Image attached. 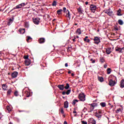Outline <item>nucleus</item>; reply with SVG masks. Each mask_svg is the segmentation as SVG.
I'll return each mask as SVG.
<instances>
[{
    "instance_id": "f8f14e48",
    "label": "nucleus",
    "mask_w": 124,
    "mask_h": 124,
    "mask_svg": "<svg viewBox=\"0 0 124 124\" xmlns=\"http://www.w3.org/2000/svg\"><path fill=\"white\" fill-rule=\"evenodd\" d=\"M18 76V72H14L12 73V78H16Z\"/></svg>"
},
{
    "instance_id": "864d4df0",
    "label": "nucleus",
    "mask_w": 124,
    "mask_h": 124,
    "mask_svg": "<svg viewBox=\"0 0 124 124\" xmlns=\"http://www.w3.org/2000/svg\"><path fill=\"white\" fill-rule=\"evenodd\" d=\"M75 39H76V38H74V39H72L73 42H75Z\"/></svg>"
},
{
    "instance_id": "bb28decb",
    "label": "nucleus",
    "mask_w": 124,
    "mask_h": 124,
    "mask_svg": "<svg viewBox=\"0 0 124 124\" xmlns=\"http://www.w3.org/2000/svg\"><path fill=\"white\" fill-rule=\"evenodd\" d=\"M100 62H101V63H103L104 62H105V60H104V58L103 57H100Z\"/></svg>"
},
{
    "instance_id": "f257e3e1",
    "label": "nucleus",
    "mask_w": 124,
    "mask_h": 124,
    "mask_svg": "<svg viewBox=\"0 0 124 124\" xmlns=\"http://www.w3.org/2000/svg\"><path fill=\"white\" fill-rule=\"evenodd\" d=\"M25 5H26V3H25L19 4L17 5L16 7L14 8L12 10H11L10 12L15 9H19V8H22V7H23V6H25Z\"/></svg>"
},
{
    "instance_id": "a18cd8bd",
    "label": "nucleus",
    "mask_w": 124,
    "mask_h": 124,
    "mask_svg": "<svg viewBox=\"0 0 124 124\" xmlns=\"http://www.w3.org/2000/svg\"><path fill=\"white\" fill-rule=\"evenodd\" d=\"M90 61H91V62H92V63H94V62H95V60H93V59H91L90 60Z\"/></svg>"
},
{
    "instance_id": "4c0bfd02",
    "label": "nucleus",
    "mask_w": 124,
    "mask_h": 124,
    "mask_svg": "<svg viewBox=\"0 0 124 124\" xmlns=\"http://www.w3.org/2000/svg\"><path fill=\"white\" fill-rule=\"evenodd\" d=\"M119 112H122V109H121V108L117 109L116 111V113H119Z\"/></svg>"
},
{
    "instance_id": "cd10ccee",
    "label": "nucleus",
    "mask_w": 124,
    "mask_h": 124,
    "mask_svg": "<svg viewBox=\"0 0 124 124\" xmlns=\"http://www.w3.org/2000/svg\"><path fill=\"white\" fill-rule=\"evenodd\" d=\"M11 93H12V90L11 89H9L7 93V95H10Z\"/></svg>"
},
{
    "instance_id": "a878e982",
    "label": "nucleus",
    "mask_w": 124,
    "mask_h": 124,
    "mask_svg": "<svg viewBox=\"0 0 124 124\" xmlns=\"http://www.w3.org/2000/svg\"><path fill=\"white\" fill-rule=\"evenodd\" d=\"M98 80L100 81V82H103L104 81V79L102 77H98Z\"/></svg>"
},
{
    "instance_id": "2f4dec72",
    "label": "nucleus",
    "mask_w": 124,
    "mask_h": 124,
    "mask_svg": "<svg viewBox=\"0 0 124 124\" xmlns=\"http://www.w3.org/2000/svg\"><path fill=\"white\" fill-rule=\"evenodd\" d=\"M77 102H78V100H77V99L73 100V103H72L73 105H75V104H76V103H77Z\"/></svg>"
},
{
    "instance_id": "7c9ffc66",
    "label": "nucleus",
    "mask_w": 124,
    "mask_h": 124,
    "mask_svg": "<svg viewBox=\"0 0 124 124\" xmlns=\"http://www.w3.org/2000/svg\"><path fill=\"white\" fill-rule=\"evenodd\" d=\"M12 109L11 108V107L10 106H7V111H8L9 113V112L11 111Z\"/></svg>"
},
{
    "instance_id": "9d476101",
    "label": "nucleus",
    "mask_w": 124,
    "mask_h": 124,
    "mask_svg": "<svg viewBox=\"0 0 124 124\" xmlns=\"http://www.w3.org/2000/svg\"><path fill=\"white\" fill-rule=\"evenodd\" d=\"M89 122L90 124H96V121H95V120H94L93 118H90L89 120Z\"/></svg>"
},
{
    "instance_id": "09e8293b",
    "label": "nucleus",
    "mask_w": 124,
    "mask_h": 124,
    "mask_svg": "<svg viewBox=\"0 0 124 124\" xmlns=\"http://www.w3.org/2000/svg\"><path fill=\"white\" fill-rule=\"evenodd\" d=\"M66 94V92H62V94H63V95H64V94Z\"/></svg>"
},
{
    "instance_id": "7ed1b4c3",
    "label": "nucleus",
    "mask_w": 124,
    "mask_h": 124,
    "mask_svg": "<svg viewBox=\"0 0 124 124\" xmlns=\"http://www.w3.org/2000/svg\"><path fill=\"white\" fill-rule=\"evenodd\" d=\"M115 51H116V52H118L119 53H123L124 51V47L121 48L117 46L115 47Z\"/></svg>"
},
{
    "instance_id": "bf43d9fd",
    "label": "nucleus",
    "mask_w": 124,
    "mask_h": 124,
    "mask_svg": "<svg viewBox=\"0 0 124 124\" xmlns=\"http://www.w3.org/2000/svg\"><path fill=\"white\" fill-rule=\"evenodd\" d=\"M68 74H70V73H71V72L68 71Z\"/></svg>"
},
{
    "instance_id": "dca6fc26",
    "label": "nucleus",
    "mask_w": 124,
    "mask_h": 124,
    "mask_svg": "<svg viewBox=\"0 0 124 124\" xmlns=\"http://www.w3.org/2000/svg\"><path fill=\"white\" fill-rule=\"evenodd\" d=\"M120 87L122 89L124 88V79H122L120 81Z\"/></svg>"
},
{
    "instance_id": "5701e85b",
    "label": "nucleus",
    "mask_w": 124,
    "mask_h": 124,
    "mask_svg": "<svg viewBox=\"0 0 124 124\" xmlns=\"http://www.w3.org/2000/svg\"><path fill=\"white\" fill-rule=\"evenodd\" d=\"M62 9H59L57 11L58 15H62Z\"/></svg>"
},
{
    "instance_id": "aec40b11",
    "label": "nucleus",
    "mask_w": 124,
    "mask_h": 124,
    "mask_svg": "<svg viewBox=\"0 0 124 124\" xmlns=\"http://www.w3.org/2000/svg\"><path fill=\"white\" fill-rule=\"evenodd\" d=\"M2 88L4 91H6L7 89V85H6V84H3L2 85Z\"/></svg>"
},
{
    "instance_id": "a19ab883",
    "label": "nucleus",
    "mask_w": 124,
    "mask_h": 124,
    "mask_svg": "<svg viewBox=\"0 0 124 124\" xmlns=\"http://www.w3.org/2000/svg\"><path fill=\"white\" fill-rule=\"evenodd\" d=\"M24 59H25V60H30L29 59V55H27V56H24Z\"/></svg>"
},
{
    "instance_id": "13d9d810",
    "label": "nucleus",
    "mask_w": 124,
    "mask_h": 124,
    "mask_svg": "<svg viewBox=\"0 0 124 124\" xmlns=\"http://www.w3.org/2000/svg\"><path fill=\"white\" fill-rule=\"evenodd\" d=\"M64 124H67V122L66 121L64 122Z\"/></svg>"
},
{
    "instance_id": "412c9836",
    "label": "nucleus",
    "mask_w": 124,
    "mask_h": 124,
    "mask_svg": "<svg viewBox=\"0 0 124 124\" xmlns=\"http://www.w3.org/2000/svg\"><path fill=\"white\" fill-rule=\"evenodd\" d=\"M89 38L88 36H86L85 37V38L84 39V41H85V42H87V43H89L90 41V39H88Z\"/></svg>"
},
{
    "instance_id": "6ab92c4d",
    "label": "nucleus",
    "mask_w": 124,
    "mask_h": 124,
    "mask_svg": "<svg viewBox=\"0 0 124 124\" xmlns=\"http://www.w3.org/2000/svg\"><path fill=\"white\" fill-rule=\"evenodd\" d=\"M106 13L108 14V15L109 16H112V15H113V12L112 11H110V10H108V11H107L106 12Z\"/></svg>"
},
{
    "instance_id": "c756f323",
    "label": "nucleus",
    "mask_w": 124,
    "mask_h": 124,
    "mask_svg": "<svg viewBox=\"0 0 124 124\" xmlns=\"http://www.w3.org/2000/svg\"><path fill=\"white\" fill-rule=\"evenodd\" d=\"M25 94H26L27 97H30V95H31V93L28 91H25Z\"/></svg>"
},
{
    "instance_id": "052dcab7",
    "label": "nucleus",
    "mask_w": 124,
    "mask_h": 124,
    "mask_svg": "<svg viewBox=\"0 0 124 124\" xmlns=\"http://www.w3.org/2000/svg\"><path fill=\"white\" fill-rule=\"evenodd\" d=\"M71 76H74V74L72 73V74H71Z\"/></svg>"
},
{
    "instance_id": "4be33fe9",
    "label": "nucleus",
    "mask_w": 124,
    "mask_h": 124,
    "mask_svg": "<svg viewBox=\"0 0 124 124\" xmlns=\"http://www.w3.org/2000/svg\"><path fill=\"white\" fill-rule=\"evenodd\" d=\"M122 10L121 9H119V10L117 11V15L118 16H122Z\"/></svg>"
},
{
    "instance_id": "5fc2aeb1",
    "label": "nucleus",
    "mask_w": 124,
    "mask_h": 124,
    "mask_svg": "<svg viewBox=\"0 0 124 124\" xmlns=\"http://www.w3.org/2000/svg\"><path fill=\"white\" fill-rule=\"evenodd\" d=\"M85 4H86V5H88V4H89V2L86 1V2H85Z\"/></svg>"
},
{
    "instance_id": "e433bc0d",
    "label": "nucleus",
    "mask_w": 124,
    "mask_h": 124,
    "mask_svg": "<svg viewBox=\"0 0 124 124\" xmlns=\"http://www.w3.org/2000/svg\"><path fill=\"white\" fill-rule=\"evenodd\" d=\"M14 94L15 96H18L19 95V93H18V91H16L15 92Z\"/></svg>"
},
{
    "instance_id": "72a5a7b5",
    "label": "nucleus",
    "mask_w": 124,
    "mask_h": 124,
    "mask_svg": "<svg viewBox=\"0 0 124 124\" xmlns=\"http://www.w3.org/2000/svg\"><path fill=\"white\" fill-rule=\"evenodd\" d=\"M64 88L65 90H68L69 89V84L66 83V86Z\"/></svg>"
},
{
    "instance_id": "8fccbe9b",
    "label": "nucleus",
    "mask_w": 124,
    "mask_h": 124,
    "mask_svg": "<svg viewBox=\"0 0 124 124\" xmlns=\"http://www.w3.org/2000/svg\"><path fill=\"white\" fill-rule=\"evenodd\" d=\"M114 30H115V31H119V29H118V28H117V27H115V28H114Z\"/></svg>"
},
{
    "instance_id": "3c124183",
    "label": "nucleus",
    "mask_w": 124,
    "mask_h": 124,
    "mask_svg": "<svg viewBox=\"0 0 124 124\" xmlns=\"http://www.w3.org/2000/svg\"><path fill=\"white\" fill-rule=\"evenodd\" d=\"M104 68H107V64H105L104 65Z\"/></svg>"
},
{
    "instance_id": "680f3d73",
    "label": "nucleus",
    "mask_w": 124,
    "mask_h": 124,
    "mask_svg": "<svg viewBox=\"0 0 124 124\" xmlns=\"http://www.w3.org/2000/svg\"><path fill=\"white\" fill-rule=\"evenodd\" d=\"M84 110H87V108H84V109H83Z\"/></svg>"
},
{
    "instance_id": "c85d7f7f",
    "label": "nucleus",
    "mask_w": 124,
    "mask_h": 124,
    "mask_svg": "<svg viewBox=\"0 0 124 124\" xmlns=\"http://www.w3.org/2000/svg\"><path fill=\"white\" fill-rule=\"evenodd\" d=\"M111 68H108L107 70V74H110L111 72Z\"/></svg>"
},
{
    "instance_id": "4468645a",
    "label": "nucleus",
    "mask_w": 124,
    "mask_h": 124,
    "mask_svg": "<svg viewBox=\"0 0 124 124\" xmlns=\"http://www.w3.org/2000/svg\"><path fill=\"white\" fill-rule=\"evenodd\" d=\"M78 13H79V14H83V9L82 8L81 6H79L78 8Z\"/></svg>"
},
{
    "instance_id": "a211bd4d",
    "label": "nucleus",
    "mask_w": 124,
    "mask_h": 124,
    "mask_svg": "<svg viewBox=\"0 0 124 124\" xmlns=\"http://www.w3.org/2000/svg\"><path fill=\"white\" fill-rule=\"evenodd\" d=\"M57 87L61 91H63V89H64V85H58Z\"/></svg>"
},
{
    "instance_id": "20e7f679",
    "label": "nucleus",
    "mask_w": 124,
    "mask_h": 124,
    "mask_svg": "<svg viewBox=\"0 0 124 124\" xmlns=\"http://www.w3.org/2000/svg\"><path fill=\"white\" fill-rule=\"evenodd\" d=\"M90 10L92 11V12L94 13L95 12V10H96V6L94 5H91Z\"/></svg>"
},
{
    "instance_id": "69168bd1",
    "label": "nucleus",
    "mask_w": 124,
    "mask_h": 124,
    "mask_svg": "<svg viewBox=\"0 0 124 124\" xmlns=\"http://www.w3.org/2000/svg\"><path fill=\"white\" fill-rule=\"evenodd\" d=\"M9 124H13L12 123L10 122V123Z\"/></svg>"
},
{
    "instance_id": "c9c22d12",
    "label": "nucleus",
    "mask_w": 124,
    "mask_h": 124,
    "mask_svg": "<svg viewBox=\"0 0 124 124\" xmlns=\"http://www.w3.org/2000/svg\"><path fill=\"white\" fill-rule=\"evenodd\" d=\"M52 6H57V1L54 0L52 4Z\"/></svg>"
},
{
    "instance_id": "b1692460",
    "label": "nucleus",
    "mask_w": 124,
    "mask_h": 124,
    "mask_svg": "<svg viewBox=\"0 0 124 124\" xmlns=\"http://www.w3.org/2000/svg\"><path fill=\"white\" fill-rule=\"evenodd\" d=\"M64 108H68V102L66 101L64 103Z\"/></svg>"
},
{
    "instance_id": "ddd939ff",
    "label": "nucleus",
    "mask_w": 124,
    "mask_h": 124,
    "mask_svg": "<svg viewBox=\"0 0 124 124\" xmlns=\"http://www.w3.org/2000/svg\"><path fill=\"white\" fill-rule=\"evenodd\" d=\"M66 16V17H67V18H69V20H70L71 15H70V13L69 12V11L67 10L66 11V16Z\"/></svg>"
},
{
    "instance_id": "ea45409f",
    "label": "nucleus",
    "mask_w": 124,
    "mask_h": 124,
    "mask_svg": "<svg viewBox=\"0 0 124 124\" xmlns=\"http://www.w3.org/2000/svg\"><path fill=\"white\" fill-rule=\"evenodd\" d=\"M96 117H97L98 119H100V118H101V115L97 114H96Z\"/></svg>"
},
{
    "instance_id": "338daca9",
    "label": "nucleus",
    "mask_w": 124,
    "mask_h": 124,
    "mask_svg": "<svg viewBox=\"0 0 124 124\" xmlns=\"http://www.w3.org/2000/svg\"><path fill=\"white\" fill-rule=\"evenodd\" d=\"M1 116H0V120H1Z\"/></svg>"
},
{
    "instance_id": "774afa93",
    "label": "nucleus",
    "mask_w": 124,
    "mask_h": 124,
    "mask_svg": "<svg viewBox=\"0 0 124 124\" xmlns=\"http://www.w3.org/2000/svg\"><path fill=\"white\" fill-rule=\"evenodd\" d=\"M77 116V114H75V116L76 117Z\"/></svg>"
},
{
    "instance_id": "f03ea898",
    "label": "nucleus",
    "mask_w": 124,
    "mask_h": 124,
    "mask_svg": "<svg viewBox=\"0 0 124 124\" xmlns=\"http://www.w3.org/2000/svg\"><path fill=\"white\" fill-rule=\"evenodd\" d=\"M78 98L80 101H85L86 100V95L84 93L79 94L78 95Z\"/></svg>"
},
{
    "instance_id": "1a4fd4ad",
    "label": "nucleus",
    "mask_w": 124,
    "mask_h": 124,
    "mask_svg": "<svg viewBox=\"0 0 124 124\" xmlns=\"http://www.w3.org/2000/svg\"><path fill=\"white\" fill-rule=\"evenodd\" d=\"M39 21H40V19L39 18H34L33 19V22L35 24V25H38L39 24Z\"/></svg>"
},
{
    "instance_id": "c03bdc74",
    "label": "nucleus",
    "mask_w": 124,
    "mask_h": 124,
    "mask_svg": "<svg viewBox=\"0 0 124 124\" xmlns=\"http://www.w3.org/2000/svg\"><path fill=\"white\" fill-rule=\"evenodd\" d=\"M81 123L82 124H88V123L86 121H81Z\"/></svg>"
},
{
    "instance_id": "2eb2a0df",
    "label": "nucleus",
    "mask_w": 124,
    "mask_h": 124,
    "mask_svg": "<svg viewBox=\"0 0 124 124\" xmlns=\"http://www.w3.org/2000/svg\"><path fill=\"white\" fill-rule=\"evenodd\" d=\"M18 31L21 34H24L26 32V30L25 29H20L18 30Z\"/></svg>"
},
{
    "instance_id": "393cba45",
    "label": "nucleus",
    "mask_w": 124,
    "mask_h": 124,
    "mask_svg": "<svg viewBox=\"0 0 124 124\" xmlns=\"http://www.w3.org/2000/svg\"><path fill=\"white\" fill-rule=\"evenodd\" d=\"M76 33H77L78 34H81V33H82V32L81 31V29H78L76 31Z\"/></svg>"
},
{
    "instance_id": "9b49d317",
    "label": "nucleus",
    "mask_w": 124,
    "mask_h": 124,
    "mask_svg": "<svg viewBox=\"0 0 124 124\" xmlns=\"http://www.w3.org/2000/svg\"><path fill=\"white\" fill-rule=\"evenodd\" d=\"M39 43L40 44H42L43 43H44L45 42V38H40L38 40Z\"/></svg>"
},
{
    "instance_id": "f704fd0d",
    "label": "nucleus",
    "mask_w": 124,
    "mask_h": 124,
    "mask_svg": "<svg viewBox=\"0 0 124 124\" xmlns=\"http://www.w3.org/2000/svg\"><path fill=\"white\" fill-rule=\"evenodd\" d=\"M100 105H101V106L102 107H105V106H106V103H104V102H102L100 104Z\"/></svg>"
},
{
    "instance_id": "37998d69",
    "label": "nucleus",
    "mask_w": 124,
    "mask_h": 124,
    "mask_svg": "<svg viewBox=\"0 0 124 124\" xmlns=\"http://www.w3.org/2000/svg\"><path fill=\"white\" fill-rule=\"evenodd\" d=\"M12 22H13V20L11 18L10 19V20L8 22L9 25H10V24H11L12 23Z\"/></svg>"
},
{
    "instance_id": "603ef678",
    "label": "nucleus",
    "mask_w": 124,
    "mask_h": 124,
    "mask_svg": "<svg viewBox=\"0 0 124 124\" xmlns=\"http://www.w3.org/2000/svg\"><path fill=\"white\" fill-rule=\"evenodd\" d=\"M65 67H67V66H68V64L67 63H66L65 64Z\"/></svg>"
},
{
    "instance_id": "58836bf2",
    "label": "nucleus",
    "mask_w": 124,
    "mask_h": 124,
    "mask_svg": "<svg viewBox=\"0 0 124 124\" xmlns=\"http://www.w3.org/2000/svg\"><path fill=\"white\" fill-rule=\"evenodd\" d=\"M71 93V90H68L66 92V94L68 95L69 93Z\"/></svg>"
},
{
    "instance_id": "6e6552de",
    "label": "nucleus",
    "mask_w": 124,
    "mask_h": 124,
    "mask_svg": "<svg viewBox=\"0 0 124 124\" xmlns=\"http://www.w3.org/2000/svg\"><path fill=\"white\" fill-rule=\"evenodd\" d=\"M106 52L108 55H110L112 52V48L111 47H108L106 49Z\"/></svg>"
},
{
    "instance_id": "de8ad7c7",
    "label": "nucleus",
    "mask_w": 124,
    "mask_h": 124,
    "mask_svg": "<svg viewBox=\"0 0 124 124\" xmlns=\"http://www.w3.org/2000/svg\"><path fill=\"white\" fill-rule=\"evenodd\" d=\"M66 11V8L63 7V11L64 12H65Z\"/></svg>"
},
{
    "instance_id": "39448f33",
    "label": "nucleus",
    "mask_w": 124,
    "mask_h": 124,
    "mask_svg": "<svg viewBox=\"0 0 124 124\" xmlns=\"http://www.w3.org/2000/svg\"><path fill=\"white\" fill-rule=\"evenodd\" d=\"M91 107H90V111L92 112V111H93V109H94V107H96L97 106V104L96 103H93L90 104Z\"/></svg>"
},
{
    "instance_id": "0eeeda50",
    "label": "nucleus",
    "mask_w": 124,
    "mask_h": 124,
    "mask_svg": "<svg viewBox=\"0 0 124 124\" xmlns=\"http://www.w3.org/2000/svg\"><path fill=\"white\" fill-rule=\"evenodd\" d=\"M94 41L95 44H98V43L100 42V39L99 38H98V37H95L94 38Z\"/></svg>"
},
{
    "instance_id": "0e129e2a",
    "label": "nucleus",
    "mask_w": 124,
    "mask_h": 124,
    "mask_svg": "<svg viewBox=\"0 0 124 124\" xmlns=\"http://www.w3.org/2000/svg\"><path fill=\"white\" fill-rule=\"evenodd\" d=\"M77 38H79V36H77Z\"/></svg>"
},
{
    "instance_id": "f3484780",
    "label": "nucleus",
    "mask_w": 124,
    "mask_h": 124,
    "mask_svg": "<svg viewBox=\"0 0 124 124\" xmlns=\"http://www.w3.org/2000/svg\"><path fill=\"white\" fill-rule=\"evenodd\" d=\"M25 62L26 65H27V66L30 65V64H31V60L27 59V60H25Z\"/></svg>"
},
{
    "instance_id": "e2e57ef3",
    "label": "nucleus",
    "mask_w": 124,
    "mask_h": 124,
    "mask_svg": "<svg viewBox=\"0 0 124 124\" xmlns=\"http://www.w3.org/2000/svg\"><path fill=\"white\" fill-rule=\"evenodd\" d=\"M75 25V26H77L78 25V24L76 23Z\"/></svg>"
},
{
    "instance_id": "473e14b6",
    "label": "nucleus",
    "mask_w": 124,
    "mask_h": 124,
    "mask_svg": "<svg viewBox=\"0 0 124 124\" xmlns=\"http://www.w3.org/2000/svg\"><path fill=\"white\" fill-rule=\"evenodd\" d=\"M118 24H119V25H124V21H123V20H122L121 19H119L118 20Z\"/></svg>"
},
{
    "instance_id": "423d86ee",
    "label": "nucleus",
    "mask_w": 124,
    "mask_h": 124,
    "mask_svg": "<svg viewBox=\"0 0 124 124\" xmlns=\"http://www.w3.org/2000/svg\"><path fill=\"white\" fill-rule=\"evenodd\" d=\"M108 84L110 87H113V86H115L116 85V81L113 80L112 79H110L109 81Z\"/></svg>"
},
{
    "instance_id": "6e6d98bb",
    "label": "nucleus",
    "mask_w": 124,
    "mask_h": 124,
    "mask_svg": "<svg viewBox=\"0 0 124 124\" xmlns=\"http://www.w3.org/2000/svg\"><path fill=\"white\" fill-rule=\"evenodd\" d=\"M77 113V112H76V111H75V110L73 111L74 114H76Z\"/></svg>"
},
{
    "instance_id": "79ce46f5",
    "label": "nucleus",
    "mask_w": 124,
    "mask_h": 124,
    "mask_svg": "<svg viewBox=\"0 0 124 124\" xmlns=\"http://www.w3.org/2000/svg\"><path fill=\"white\" fill-rule=\"evenodd\" d=\"M31 37L29 36H27V42H29V40H31Z\"/></svg>"
},
{
    "instance_id": "49530a36",
    "label": "nucleus",
    "mask_w": 124,
    "mask_h": 124,
    "mask_svg": "<svg viewBox=\"0 0 124 124\" xmlns=\"http://www.w3.org/2000/svg\"><path fill=\"white\" fill-rule=\"evenodd\" d=\"M61 113L62 114H63V108H61Z\"/></svg>"
},
{
    "instance_id": "4d7b16f0",
    "label": "nucleus",
    "mask_w": 124,
    "mask_h": 124,
    "mask_svg": "<svg viewBox=\"0 0 124 124\" xmlns=\"http://www.w3.org/2000/svg\"><path fill=\"white\" fill-rule=\"evenodd\" d=\"M101 111H98V113H99V114H101Z\"/></svg>"
}]
</instances>
